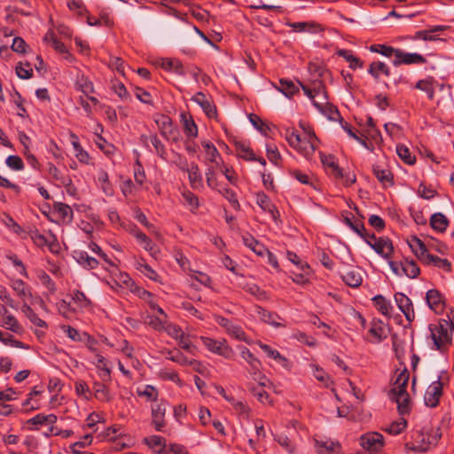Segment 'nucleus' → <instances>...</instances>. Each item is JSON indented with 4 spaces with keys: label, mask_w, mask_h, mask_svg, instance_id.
Instances as JSON below:
<instances>
[{
    "label": "nucleus",
    "mask_w": 454,
    "mask_h": 454,
    "mask_svg": "<svg viewBox=\"0 0 454 454\" xmlns=\"http://www.w3.org/2000/svg\"><path fill=\"white\" fill-rule=\"evenodd\" d=\"M401 270L403 275L407 276L410 278H416L419 273L420 269L418 266L417 262L413 260L405 259L401 262Z\"/></svg>",
    "instance_id": "cd10ccee"
},
{
    "label": "nucleus",
    "mask_w": 454,
    "mask_h": 454,
    "mask_svg": "<svg viewBox=\"0 0 454 454\" xmlns=\"http://www.w3.org/2000/svg\"><path fill=\"white\" fill-rule=\"evenodd\" d=\"M162 454H189L185 447L176 443L169 444Z\"/></svg>",
    "instance_id": "774afa93"
},
{
    "label": "nucleus",
    "mask_w": 454,
    "mask_h": 454,
    "mask_svg": "<svg viewBox=\"0 0 454 454\" xmlns=\"http://www.w3.org/2000/svg\"><path fill=\"white\" fill-rule=\"evenodd\" d=\"M426 265H434L439 269H442L447 272L451 270V264L447 259L440 258L433 255L430 253L426 255V258L421 262Z\"/></svg>",
    "instance_id": "a878e982"
},
{
    "label": "nucleus",
    "mask_w": 454,
    "mask_h": 454,
    "mask_svg": "<svg viewBox=\"0 0 454 454\" xmlns=\"http://www.w3.org/2000/svg\"><path fill=\"white\" fill-rule=\"evenodd\" d=\"M73 300L77 302L80 307L87 308L91 305V301L86 297V295L79 290H75L72 296Z\"/></svg>",
    "instance_id": "338daca9"
},
{
    "label": "nucleus",
    "mask_w": 454,
    "mask_h": 454,
    "mask_svg": "<svg viewBox=\"0 0 454 454\" xmlns=\"http://www.w3.org/2000/svg\"><path fill=\"white\" fill-rule=\"evenodd\" d=\"M448 321L440 319L438 324H430V339L433 341L432 349L438 350L442 354L446 353L452 345V334L448 331Z\"/></svg>",
    "instance_id": "7ed1b4c3"
},
{
    "label": "nucleus",
    "mask_w": 454,
    "mask_h": 454,
    "mask_svg": "<svg viewBox=\"0 0 454 454\" xmlns=\"http://www.w3.org/2000/svg\"><path fill=\"white\" fill-rule=\"evenodd\" d=\"M57 422V416L54 414H37L32 419H28L27 423L32 425H53Z\"/></svg>",
    "instance_id": "4c0bfd02"
},
{
    "label": "nucleus",
    "mask_w": 454,
    "mask_h": 454,
    "mask_svg": "<svg viewBox=\"0 0 454 454\" xmlns=\"http://www.w3.org/2000/svg\"><path fill=\"white\" fill-rule=\"evenodd\" d=\"M160 66L166 70L174 71L181 75L184 74V66L181 61L176 59H161Z\"/></svg>",
    "instance_id": "f704fd0d"
},
{
    "label": "nucleus",
    "mask_w": 454,
    "mask_h": 454,
    "mask_svg": "<svg viewBox=\"0 0 454 454\" xmlns=\"http://www.w3.org/2000/svg\"><path fill=\"white\" fill-rule=\"evenodd\" d=\"M395 301L399 309L403 312L407 321L411 322L415 318V312L411 299L403 293L395 294Z\"/></svg>",
    "instance_id": "9b49d317"
},
{
    "label": "nucleus",
    "mask_w": 454,
    "mask_h": 454,
    "mask_svg": "<svg viewBox=\"0 0 454 454\" xmlns=\"http://www.w3.org/2000/svg\"><path fill=\"white\" fill-rule=\"evenodd\" d=\"M396 153L398 156L409 165H413L416 161V157L411 155L409 148L403 145H398L396 146Z\"/></svg>",
    "instance_id": "49530a36"
},
{
    "label": "nucleus",
    "mask_w": 454,
    "mask_h": 454,
    "mask_svg": "<svg viewBox=\"0 0 454 454\" xmlns=\"http://www.w3.org/2000/svg\"><path fill=\"white\" fill-rule=\"evenodd\" d=\"M76 260L81 265L88 269H95L98 264V262L86 252L78 253Z\"/></svg>",
    "instance_id": "c03bdc74"
},
{
    "label": "nucleus",
    "mask_w": 454,
    "mask_h": 454,
    "mask_svg": "<svg viewBox=\"0 0 454 454\" xmlns=\"http://www.w3.org/2000/svg\"><path fill=\"white\" fill-rule=\"evenodd\" d=\"M167 358L181 365H188L190 362V360L179 350H168Z\"/></svg>",
    "instance_id": "5fc2aeb1"
},
{
    "label": "nucleus",
    "mask_w": 454,
    "mask_h": 454,
    "mask_svg": "<svg viewBox=\"0 0 454 454\" xmlns=\"http://www.w3.org/2000/svg\"><path fill=\"white\" fill-rule=\"evenodd\" d=\"M397 50L398 49L385 44H372L370 46V51L372 52H377L385 57H391L394 55L395 58Z\"/></svg>",
    "instance_id": "a18cd8bd"
},
{
    "label": "nucleus",
    "mask_w": 454,
    "mask_h": 454,
    "mask_svg": "<svg viewBox=\"0 0 454 454\" xmlns=\"http://www.w3.org/2000/svg\"><path fill=\"white\" fill-rule=\"evenodd\" d=\"M320 159L323 165L329 168V173L334 176L335 178H340L344 176V173L342 168L339 167V165L334 160V156L331 154H324L320 153Z\"/></svg>",
    "instance_id": "a211bd4d"
},
{
    "label": "nucleus",
    "mask_w": 454,
    "mask_h": 454,
    "mask_svg": "<svg viewBox=\"0 0 454 454\" xmlns=\"http://www.w3.org/2000/svg\"><path fill=\"white\" fill-rule=\"evenodd\" d=\"M367 244L383 258L389 260L394 253L392 241L388 238L380 237L376 241L367 240Z\"/></svg>",
    "instance_id": "1a4fd4ad"
},
{
    "label": "nucleus",
    "mask_w": 454,
    "mask_h": 454,
    "mask_svg": "<svg viewBox=\"0 0 454 454\" xmlns=\"http://www.w3.org/2000/svg\"><path fill=\"white\" fill-rule=\"evenodd\" d=\"M375 307L384 316L390 317L392 305L383 295L378 294L372 298Z\"/></svg>",
    "instance_id": "473e14b6"
},
{
    "label": "nucleus",
    "mask_w": 454,
    "mask_h": 454,
    "mask_svg": "<svg viewBox=\"0 0 454 454\" xmlns=\"http://www.w3.org/2000/svg\"><path fill=\"white\" fill-rule=\"evenodd\" d=\"M22 312L35 325L42 328L47 327L46 322L41 319L29 305L24 304L22 306Z\"/></svg>",
    "instance_id": "ea45409f"
},
{
    "label": "nucleus",
    "mask_w": 454,
    "mask_h": 454,
    "mask_svg": "<svg viewBox=\"0 0 454 454\" xmlns=\"http://www.w3.org/2000/svg\"><path fill=\"white\" fill-rule=\"evenodd\" d=\"M415 88L418 90H420L422 91L427 92L428 98L430 99H433L434 95V89L433 87V84L428 80H419L417 82Z\"/></svg>",
    "instance_id": "052dcab7"
},
{
    "label": "nucleus",
    "mask_w": 454,
    "mask_h": 454,
    "mask_svg": "<svg viewBox=\"0 0 454 454\" xmlns=\"http://www.w3.org/2000/svg\"><path fill=\"white\" fill-rule=\"evenodd\" d=\"M426 62V58L421 54L404 52L398 49L393 65L398 67L400 65L425 64Z\"/></svg>",
    "instance_id": "9d476101"
},
{
    "label": "nucleus",
    "mask_w": 454,
    "mask_h": 454,
    "mask_svg": "<svg viewBox=\"0 0 454 454\" xmlns=\"http://www.w3.org/2000/svg\"><path fill=\"white\" fill-rule=\"evenodd\" d=\"M286 257L291 262L298 266L304 274L309 272V266L306 262H303L295 253L287 251Z\"/></svg>",
    "instance_id": "864d4df0"
},
{
    "label": "nucleus",
    "mask_w": 454,
    "mask_h": 454,
    "mask_svg": "<svg viewBox=\"0 0 454 454\" xmlns=\"http://www.w3.org/2000/svg\"><path fill=\"white\" fill-rule=\"evenodd\" d=\"M63 332L74 341H83L82 333H80L75 328L70 325H62Z\"/></svg>",
    "instance_id": "69168bd1"
},
{
    "label": "nucleus",
    "mask_w": 454,
    "mask_h": 454,
    "mask_svg": "<svg viewBox=\"0 0 454 454\" xmlns=\"http://www.w3.org/2000/svg\"><path fill=\"white\" fill-rule=\"evenodd\" d=\"M250 391L257 398V400L259 402H261L262 403H271V401L270 400L269 394L262 387H252L250 388Z\"/></svg>",
    "instance_id": "0e129e2a"
},
{
    "label": "nucleus",
    "mask_w": 454,
    "mask_h": 454,
    "mask_svg": "<svg viewBox=\"0 0 454 454\" xmlns=\"http://www.w3.org/2000/svg\"><path fill=\"white\" fill-rule=\"evenodd\" d=\"M426 301L428 307L436 314L442 312L444 309V300L442 294L437 289H430L426 294Z\"/></svg>",
    "instance_id": "ddd939ff"
},
{
    "label": "nucleus",
    "mask_w": 454,
    "mask_h": 454,
    "mask_svg": "<svg viewBox=\"0 0 454 454\" xmlns=\"http://www.w3.org/2000/svg\"><path fill=\"white\" fill-rule=\"evenodd\" d=\"M16 74L20 79H29L33 75V69L28 62H26L24 66L20 64L16 67Z\"/></svg>",
    "instance_id": "680f3d73"
},
{
    "label": "nucleus",
    "mask_w": 454,
    "mask_h": 454,
    "mask_svg": "<svg viewBox=\"0 0 454 454\" xmlns=\"http://www.w3.org/2000/svg\"><path fill=\"white\" fill-rule=\"evenodd\" d=\"M242 241L246 247L250 248L254 254L259 256H264L267 248L257 239H255L251 234L246 233L242 236Z\"/></svg>",
    "instance_id": "aec40b11"
},
{
    "label": "nucleus",
    "mask_w": 454,
    "mask_h": 454,
    "mask_svg": "<svg viewBox=\"0 0 454 454\" xmlns=\"http://www.w3.org/2000/svg\"><path fill=\"white\" fill-rule=\"evenodd\" d=\"M285 137L289 145L294 149H297L298 145L301 143V136L294 129H286Z\"/></svg>",
    "instance_id": "4d7b16f0"
},
{
    "label": "nucleus",
    "mask_w": 454,
    "mask_h": 454,
    "mask_svg": "<svg viewBox=\"0 0 454 454\" xmlns=\"http://www.w3.org/2000/svg\"><path fill=\"white\" fill-rule=\"evenodd\" d=\"M236 149L238 151V155L247 160H256L255 154L253 150L248 146H246L242 143L236 142L235 143Z\"/></svg>",
    "instance_id": "09e8293b"
},
{
    "label": "nucleus",
    "mask_w": 454,
    "mask_h": 454,
    "mask_svg": "<svg viewBox=\"0 0 454 454\" xmlns=\"http://www.w3.org/2000/svg\"><path fill=\"white\" fill-rule=\"evenodd\" d=\"M194 102L200 106L205 114L212 118L216 114L215 106L212 102L207 98L206 95L202 92H197L192 98Z\"/></svg>",
    "instance_id": "2eb2a0df"
},
{
    "label": "nucleus",
    "mask_w": 454,
    "mask_h": 454,
    "mask_svg": "<svg viewBox=\"0 0 454 454\" xmlns=\"http://www.w3.org/2000/svg\"><path fill=\"white\" fill-rule=\"evenodd\" d=\"M218 192L226 200H228V201L231 203V207L234 209H236V210L239 209L240 206H239V201L237 200L236 193L231 189H230L228 187L222 186L221 188L218 189Z\"/></svg>",
    "instance_id": "de8ad7c7"
},
{
    "label": "nucleus",
    "mask_w": 454,
    "mask_h": 454,
    "mask_svg": "<svg viewBox=\"0 0 454 454\" xmlns=\"http://www.w3.org/2000/svg\"><path fill=\"white\" fill-rule=\"evenodd\" d=\"M337 55L343 58L349 64L351 69L362 68L364 62L356 57L350 51L341 49L337 51Z\"/></svg>",
    "instance_id": "c85d7f7f"
},
{
    "label": "nucleus",
    "mask_w": 454,
    "mask_h": 454,
    "mask_svg": "<svg viewBox=\"0 0 454 454\" xmlns=\"http://www.w3.org/2000/svg\"><path fill=\"white\" fill-rule=\"evenodd\" d=\"M3 325L14 333H20L21 326L18 323L17 319L12 315H6L3 317Z\"/></svg>",
    "instance_id": "603ef678"
},
{
    "label": "nucleus",
    "mask_w": 454,
    "mask_h": 454,
    "mask_svg": "<svg viewBox=\"0 0 454 454\" xmlns=\"http://www.w3.org/2000/svg\"><path fill=\"white\" fill-rule=\"evenodd\" d=\"M256 203L264 212L270 213L274 219L279 215L277 207L264 192H258L256 194Z\"/></svg>",
    "instance_id": "f3484780"
},
{
    "label": "nucleus",
    "mask_w": 454,
    "mask_h": 454,
    "mask_svg": "<svg viewBox=\"0 0 454 454\" xmlns=\"http://www.w3.org/2000/svg\"><path fill=\"white\" fill-rule=\"evenodd\" d=\"M278 90L281 91L287 98L299 92V88L290 80L280 79Z\"/></svg>",
    "instance_id": "58836bf2"
},
{
    "label": "nucleus",
    "mask_w": 454,
    "mask_h": 454,
    "mask_svg": "<svg viewBox=\"0 0 454 454\" xmlns=\"http://www.w3.org/2000/svg\"><path fill=\"white\" fill-rule=\"evenodd\" d=\"M201 145L205 149L207 160H209L210 162L218 164L217 158L221 159V156L216 147L208 141H203Z\"/></svg>",
    "instance_id": "79ce46f5"
},
{
    "label": "nucleus",
    "mask_w": 454,
    "mask_h": 454,
    "mask_svg": "<svg viewBox=\"0 0 454 454\" xmlns=\"http://www.w3.org/2000/svg\"><path fill=\"white\" fill-rule=\"evenodd\" d=\"M97 357H98L97 367L102 371L100 377L103 381H107L110 380L111 371L106 366V361L103 356L98 355Z\"/></svg>",
    "instance_id": "bf43d9fd"
},
{
    "label": "nucleus",
    "mask_w": 454,
    "mask_h": 454,
    "mask_svg": "<svg viewBox=\"0 0 454 454\" xmlns=\"http://www.w3.org/2000/svg\"><path fill=\"white\" fill-rule=\"evenodd\" d=\"M410 373L404 368L394 381L393 387L389 391V397L397 403V409L400 414L403 415L410 411V397L407 393V384Z\"/></svg>",
    "instance_id": "f03ea898"
},
{
    "label": "nucleus",
    "mask_w": 454,
    "mask_h": 454,
    "mask_svg": "<svg viewBox=\"0 0 454 454\" xmlns=\"http://www.w3.org/2000/svg\"><path fill=\"white\" fill-rule=\"evenodd\" d=\"M241 357L250 365L249 372L256 376L257 374H260L261 370V362L250 352V350L243 347L240 351ZM254 380H257L256 377H254Z\"/></svg>",
    "instance_id": "dca6fc26"
},
{
    "label": "nucleus",
    "mask_w": 454,
    "mask_h": 454,
    "mask_svg": "<svg viewBox=\"0 0 454 454\" xmlns=\"http://www.w3.org/2000/svg\"><path fill=\"white\" fill-rule=\"evenodd\" d=\"M368 73L375 80H379L380 74L388 77L390 75V68L384 62L373 61L369 65Z\"/></svg>",
    "instance_id": "393cba45"
},
{
    "label": "nucleus",
    "mask_w": 454,
    "mask_h": 454,
    "mask_svg": "<svg viewBox=\"0 0 454 454\" xmlns=\"http://www.w3.org/2000/svg\"><path fill=\"white\" fill-rule=\"evenodd\" d=\"M6 165L12 170L20 171L24 169V163L22 159L17 155H10L5 160Z\"/></svg>",
    "instance_id": "13d9d810"
},
{
    "label": "nucleus",
    "mask_w": 454,
    "mask_h": 454,
    "mask_svg": "<svg viewBox=\"0 0 454 454\" xmlns=\"http://www.w3.org/2000/svg\"><path fill=\"white\" fill-rule=\"evenodd\" d=\"M184 171L188 173V177L192 188L198 189L202 187V176L200 175L199 167L195 163H192L191 167L182 168Z\"/></svg>",
    "instance_id": "5701e85b"
},
{
    "label": "nucleus",
    "mask_w": 454,
    "mask_h": 454,
    "mask_svg": "<svg viewBox=\"0 0 454 454\" xmlns=\"http://www.w3.org/2000/svg\"><path fill=\"white\" fill-rule=\"evenodd\" d=\"M431 227L439 232H443L449 225L448 218L442 213H435L430 218Z\"/></svg>",
    "instance_id": "c756f323"
},
{
    "label": "nucleus",
    "mask_w": 454,
    "mask_h": 454,
    "mask_svg": "<svg viewBox=\"0 0 454 454\" xmlns=\"http://www.w3.org/2000/svg\"><path fill=\"white\" fill-rule=\"evenodd\" d=\"M407 427V422L404 419L401 418L397 421L392 422L387 427L386 432L390 434L396 435L401 434Z\"/></svg>",
    "instance_id": "8fccbe9b"
},
{
    "label": "nucleus",
    "mask_w": 454,
    "mask_h": 454,
    "mask_svg": "<svg viewBox=\"0 0 454 454\" xmlns=\"http://www.w3.org/2000/svg\"><path fill=\"white\" fill-rule=\"evenodd\" d=\"M260 348L268 355V356H270V358H273L275 360H278L279 361L280 363L284 364L286 362V358H285L284 356H282L280 355V353L276 350V349H272L269 345L267 344H263L262 342H260Z\"/></svg>",
    "instance_id": "e2e57ef3"
},
{
    "label": "nucleus",
    "mask_w": 454,
    "mask_h": 454,
    "mask_svg": "<svg viewBox=\"0 0 454 454\" xmlns=\"http://www.w3.org/2000/svg\"><path fill=\"white\" fill-rule=\"evenodd\" d=\"M288 26L292 27L296 32H303V31H316L319 27L315 23L309 22H294L289 23Z\"/></svg>",
    "instance_id": "6e6d98bb"
},
{
    "label": "nucleus",
    "mask_w": 454,
    "mask_h": 454,
    "mask_svg": "<svg viewBox=\"0 0 454 454\" xmlns=\"http://www.w3.org/2000/svg\"><path fill=\"white\" fill-rule=\"evenodd\" d=\"M256 313L258 314V316L261 318V320H262L263 322H265L267 324H270V325H273L275 327L283 326L282 324L278 323L276 321L277 318H279L278 314L270 312V311H268V310H266L265 309H263L262 307H260V306L256 307Z\"/></svg>",
    "instance_id": "72a5a7b5"
},
{
    "label": "nucleus",
    "mask_w": 454,
    "mask_h": 454,
    "mask_svg": "<svg viewBox=\"0 0 454 454\" xmlns=\"http://www.w3.org/2000/svg\"><path fill=\"white\" fill-rule=\"evenodd\" d=\"M320 102H324L323 106V114H325L329 120L331 121H339L340 122L343 121V118L340 116L339 110L333 106V105H330L327 102V99L325 101L320 100Z\"/></svg>",
    "instance_id": "a19ab883"
},
{
    "label": "nucleus",
    "mask_w": 454,
    "mask_h": 454,
    "mask_svg": "<svg viewBox=\"0 0 454 454\" xmlns=\"http://www.w3.org/2000/svg\"><path fill=\"white\" fill-rule=\"evenodd\" d=\"M304 93L312 100L314 106L320 112H323L324 102L327 99L325 88L320 80H315L312 83V88H309L301 82H299Z\"/></svg>",
    "instance_id": "20e7f679"
},
{
    "label": "nucleus",
    "mask_w": 454,
    "mask_h": 454,
    "mask_svg": "<svg viewBox=\"0 0 454 454\" xmlns=\"http://www.w3.org/2000/svg\"><path fill=\"white\" fill-rule=\"evenodd\" d=\"M448 27H447V26H434L430 30H419V31L416 32L414 38L415 39H422L424 41H435V40L439 39L438 36L435 35H431V34L435 33V32L444 31Z\"/></svg>",
    "instance_id": "7c9ffc66"
},
{
    "label": "nucleus",
    "mask_w": 454,
    "mask_h": 454,
    "mask_svg": "<svg viewBox=\"0 0 454 454\" xmlns=\"http://www.w3.org/2000/svg\"><path fill=\"white\" fill-rule=\"evenodd\" d=\"M442 395V383L440 377L432 382L427 387L424 400L427 406L434 408L438 405L440 397Z\"/></svg>",
    "instance_id": "6e6552de"
},
{
    "label": "nucleus",
    "mask_w": 454,
    "mask_h": 454,
    "mask_svg": "<svg viewBox=\"0 0 454 454\" xmlns=\"http://www.w3.org/2000/svg\"><path fill=\"white\" fill-rule=\"evenodd\" d=\"M54 209L63 220H67L68 222L72 221L73 209L69 205L58 202L54 205Z\"/></svg>",
    "instance_id": "37998d69"
},
{
    "label": "nucleus",
    "mask_w": 454,
    "mask_h": 454,
    "mask_svg": "<svg viewBox=\"0 0 454 454\" xmlns=\"http://www.w3.org/2000/svg\"><path fill=\"white\" fill-rule=\"evenodd\" d=\"M217 323L221 326L224 327L227 330V332L232 336H234L236 339L240 340H245L244 331L239 326L232 324L229 319L223 317H219L217 318Z\"/></svg>",
    "instance_id": "b1692460"
},
{
    "label": "nucleus",
    "mask_w": 454,
    "mask_h": 454,
    "mask_svg": "<svg viewBox=\"0 0 454 454\" xmlns=\"http://www.w3.org/2000/svg\"><path fill=\"white\" fill-rule=\"evenodd\" d=\"M409 246L418 259L422 262L426 255L429 254L426 245L417 237H412L409 243Z\"/></svg>",
    "instance_id": "bb28decb"
},
{
    "label": "nucleus",
    "mask_w": 454,
    "mask_h": 454,
    "mask_svg": "<svg viewBox=\"0 0 454 454\" xmlns=\"http://www.w3.org/2000/svg\"><path fill=\"white\" fill-rule=\"evenodd\" d=\"M373 174L384 186H393L394 185V175L387 168H381L380 166L376 165L372 168Z\"/></svg>",
    "instance_id": "4be33fe9"
},
{
    "label": "nucleus",
    "mask_w": 454,
    "mask_h": 454,
    "mask_svg": "<svg viewBox=\"0 0 454 454\" xmlns=\"http://www.w3.org/2000/svg\"><path fill=\"white\" fill-rule=\"evenodd\" d=\"M248 118L250 122L257 130H259L262 134L265 136L268 134L270 128L258 115H256L255 114H250Z\"/></svg>",
    "instance_id": "3c124183"
},
{
    "label": "nucleus",
    "mask_w": 454,
    "mask_h": 454,
    "mask_svg": "<svg viewBox=\"0 0 454 454\" xmlns=\"http://www.w3.org/2000/svg\"><path fill=\"white\" fill-rule=\"evenodd\" d=\"M201 340L211 352L228 359L231 358L233 351L228 347L225 340L220 341L208 337H201Z\"/></svg>",
    "instance_id": "0eeeda50"
},
{
    "label": "nucleus",
    "mask_w": 454,
    "mask_h": 454,
    "mask_svg": "<svg viewBox=\"0 0 454 454\" xmlns=\"http://www.w3.org/2000/svg\"><path fill=\"white\" fill-rule=\"evenodd\" d=\"M359 444L371 454H377L384 446V438L378 432H367L359 437Z\"/></svg>",
    "instance_id": "39448f33"
},
{
    "label": "nucleus",
    "mask_w": 454,
    "mask_h": 454,
    "mask_svg": "<svg viewBox=\"0 0 454 454\" xmlns=\"http://www.w3.org/2000/svg\"><path fill=\"white\" fill-rule=\"evenodd\" d=\"M317 142L318 139L315 132L312 129H309L308 136L301 137V143L298 145L296 150L302 153L304 156L312 155L316 151Z\"/></svg>",
    "instance_id": "f8f14e48"
},
{
    "label": "nucleus",
    "mask_w": 454,
    "mask_h": 454,
    "mask_svg": "<svg viewBox=\"0 0 454 454\" xmlns=\"http://www.w3.org/2000/svg\"><path fill=\"white\" fill-rule=\"evenodd\" d=\"M70 137L72 139V145L75 151V156L76 158L81 161V162H87L90 156L88 154L87 152H85L82 147L81 146L80 143H79V138L78 137L71 132L70 133Z\"/></svg>",
    "instance_id": "c9c22d12"
},
{
    "label": "nucleus",
    "mask_w": 454,
    "mask_h": 454,
    "mask_svg": "<svg viewBox=\"0 0 454 454\" xmlns=\"http://www.w3.org/2000/svg\"><path fill=\"white\" fill-rule=\"evenodd\" d=\"M156 124L163 136L168 140L177 141L179 139V131L174 127L172 120L167 115H161L156 121Z\"/></svg>",
    "instance_id": "423d86ee"
},
{
    "label": "nucleus",
    "mask_w": 454,
    "mask_h": 454,
    "mask_svg": "<svg viewBox=\"0 0 454 454\" xmlns=\"http://www.w3.org/2000/svg\"><path fill=\"white\" fill-rule=\"evenodd\" d=\"M342 280L350 287H358L361 286L363 278L361 270L359 268H354L348 270L341 276Z\"/></svg>",
    "instance_id": "412c9836"
},
{
    "label": "nucleus",
    "mask_w": 454,
    "mask_h": 454,
    "mask_svg": "<svg viewBox=\"0 0 454 454\" xmlns=\"http://www.w3.org/2000/svg\"><path fill=\"white\" fill-rule=\"evenodd\" d=\"M143 442L158 454H162L168 447L166 444V439L160 435L145 437L144 438Z\"/></svg>",
    "instance_id": "6ab92c4d"
},
{
    "label": "nucleus",
    "mask_w": 454,
    "mask_h": 454,
    "mask_svg": "<svg viewBox=\"0 0 454 454\" xmlns=\"http://www.w3.org/2000/svg\"><path fill=\"white\" fill-rule=\"evenodd\" d=\"M184 122V129L187 136L196 137L198 136V128L192 116L185 114H181Z\"/></svg>",
    "instance_id": "e433bc0d"
},
{
    "label": "nucleus",
    "mask_w": 454,
    "mask_h": 454,
    "mask_svg": "<svg viewBox=\"0 0 454 454\" xmlns=\"http://www.w3.org/2000/svg\"><path fill=\"white\" fill-rule=\"evenodd\" d=\"M442 437L440 427L430 423L417 426L411 434V440L406 445L415 451H427L437 445Z\"/></svg>",
    "instance_id": "f257e3e1"
},
{
    "label": "nucleus",
    "mask_w": 454,
    "mask_h": 454,
    "mask_svg": "<svg viewBox=\"0 0 454 454\" xmlns=\"http://www.w3.org/2000/svg\"><path fill=\"white\" fill-rule=\"evenodd\" d=\"M92 389L94 391V395L98 400L106 403L112 400L109 389L104 383L98 381L94 382Z\"/></svg>",
    "instance_id": "2f4dec72"
},
{
    "label": "nucleus",
    "mask_w": 454,
    "mask_h": 454,
    "mask_svg": "<svg viewBox=\"0 0 454 454\" xmlns=\"http://www.w3.org/2000/svg\"><path fill=\"white\" fill-rule=\"evenodd\" d=\"M166 403L161 402L152 407L153 425L157 431H161L165 426Z\"/></svg>",
    "instance_id": "4468645a"
}]
</instances>
